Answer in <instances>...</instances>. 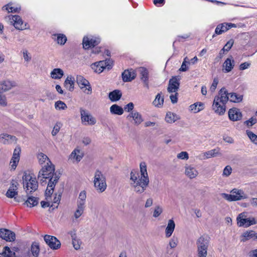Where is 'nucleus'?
<instances>
[{"mask_svg": "<svg viewBox=\"0 0 257 257\" xmlns=\"http://www.w3.org/2000/svg\"><path fill=\"white\" fill-rule=\"evenodd\" d=\"M103 62H105V67H107L108 69H109L111 68L112 65V61L110 59H106L105 60L103 61Z\"/></svg>", "mask_w": 257, "mask_h": 257, "instance_id": "338daca9", "label": "nucleus"}, {"mask_svg": "<svg viewBox=\"0 0 257 257\" xmlns=\"http://www.w3.org/2000/svg\"><path fill=\"white\" fill-rule=\"evenodd\" d=\"M23 188L27 195L36 191L38 187V183L36 178L33 177L29 174L25 173L22 177Z\"/></svg>", "mask_w": 257, "mask_h": 257, "instance_id": "20e7f679", "label": "nucleus"}, {"mask_svg": "<svg viewBox=\"0 0 257 257\" xmlns=\"http://www.w3.org/2000/svg\"><path fill=\"white\" fill-rule=\"evenodd\" d=\"M0 237L7 241H14L16 238L14 232L4 228L0 229Z\"/></svg>", "mask_w": 257, "mask_h": 257, "instance_id": "a211bd4d", "label": "nucleus"}, {"mask_svg": "<svg viewBox=\"0 0 257 257\" xmlns=\"http://www.w3.org/2000/svg\"><path fill=\"white\" fill-rule=\"evenodd\" d=\"M122 95L120 91L115 90L109 93L108 97L111 101L114 102L120 99Z\"/></svg>", "mask_w": 257, "mask_h": 257, "instance_id": "473e14b6", "label": "nucleus"}, {"mask_svg": "<svg viewBox=\"0 0 257 257\" xmlns=\"http://www.w3.org/2000/svg\"><path fill=\"white\" fill-rule=\"evenodd\" d=\"M255 240L257 239V233L253 230L246 231L241 235V241L245 242L249 239Z\"/></svg>", "mask_w": 257, "mask_h": 257, "instance_id": "b1692460", "label": "nucleus"}, {"mask_svg": "<svg viewBox=\"0 0 257 257\" xmlns=\"http://www.w3.org/2000/svg\"><path fill=\"white\" fill-rule=\"evenodd\" d=\"M180 119V117L176 114L168 112L165 117V120L168 123H172Z\"/></svg>", "mask_w": 257, "mask_h": 257, "instance_id": "72a5a7b5", "label": "nucleus"}, {"mask_svg": "<svg viewBox=\"0 0 257 257\" xmlns=\"http://www.w3.org/2000/svg\"><path fill=\"white\" fill-rule=\"evenodd\" d=\"M127 118L130 117L132 118L134 120L135 124L138 125L141 124L143 121V119L142 118V115L137 111H132L127 117Z\"/></svg>", "mask_w": 257, "mask_h": 257, "instance_id": "bb28decb", "label": "nucleus"}, {"mask_svg": "<svg viewBox=\"0 0 257 257\" xmlns=\"http://www.w3.org/2000/svg\"><path fill=\"white\" fill-rule=\"evenodd\" d=\"M81 123L85 125H93L96 123V118L86 109L80 108Z\"/></svg>", "mask_w": 257, "mask_h": 257, "instance_id": "1a4fd4ad", "label": "nucleus"}, {"mask_svg": "<svg viewBox=\"0 0 257 257\" xmlns=\"http://www.w3.org/2000/svg\"><path fill=\"white\" fill-rule=\"evenodd\" d=\"M236 220L237 225L239 227H247L257 223V221L254 217L247 218L245 212L240 213L237 217Z\"/></svg>", "mask_w": 257, "mask_h": 257, "instance_id": "6e6552de", "label": "nucleus"}, {"mask_svg": "<svg viewBox=\"0 0 257 257\" xmlns=\"http://www.w3.org/2000/svg\"><path fill=\"white\" fill-rule=\"evenodd\" d=\"M249 257H257V249L250 250L248 252Z\"/></svg>", "mask_w": 257, "mask_h": 257, "instance_id": "774afa93", "label": "nucleus"}, {"mask_svg": "<svg viewBox=\"0 0 257 257\" xmlns=\"http://www.w3.org/2000/svg\"><path fill=\"white\" fill-rule=\"evenodd\" d=\"M209 237L202 235L196 240L197 255L198 257H206L209 244Z\"/></svg>", "mask_w": 257, "mask_h": 257, "instance_id": "423d86ee", "label": "nucleus"}, {"mask_svg": "<svg viewBox=\"0 0 257 257\" xmlns=\"http://www.w3.org/2000/svg\"><path fill=\"white\" fill-rule=\"evenodd\" d=\"M2 254L4 257H14L15 253L12 251L9 247L5 246L4 248Z\"/></svg>", "mask_w": 257, "mask_h": 257, "instance_id": "de8ad7c7", "label": "nucleus"}, {"mask_svg": "<svg viewBox=\"0 0 257 257\" xmlns=\"http://www.w3.org/2000/svg\"><path fill=\"white\" fill-rule=\"evenodd\" d=\"M2 9L3 10L7 11L8 13H16L20 10V8L13 7L11 3L5 5Z\"/></svg>", "mask_w": 257, "mask_h": 257, "instance_id": "79ce46f5", "label": "nucleus"}, {"mask_svg": "<svg viewBox=\"0 0 257 257\" xmlns=\"http://www.w3.org/2000/svg\"><path fill=\"white\" fill-rule=\"evenodd\" d=\"M230 194L222 193L221 196L228 201L241 200L247 198V195L241 189L234 188L230 191Z\"/></svg>", "mask_w": 257, "mask_h": 257, "instance_id": "0eeeda50", "label": "nucleus"}, {"mask_svg": "<svg viewBox=\"0 0 257 257\" xmlns=\"http://www.w3.org/2000/svg\"><path fill=\"white\" fill-rule=\"evenodd\" d=\"M177 158L182 160H188L189 158L188 154L186 152H181L177 155Z\"/></svg>", "mask_w": 257, "mask_h": 257, "instance_id": "052dcab7", "label": "nucleus"}, {"mask_svg": "<svg viewBox=\"0 0 257 257\" xmlns=\"http://www.w3.org/2000/svg\"><path fill=\"white\" fill-rule=\"evenodd\" d=\"M121 75L123 82H130L136 78V73L133 69L125 70Z\"/></svg>", "mask_w": 257, "mask_h": 257, "instance_id": "5701e85b", "label": "nucleus"}, {"mask_svg": "<svg viewBox=\"0 0 257 257\" xmlns=\"http://www.w3.org/2000/svg\"><path fill=\"white\" fill-rule=\"evenodd\" d=\"M72 244L76 250H78L80 248L81 241L79 239L76 238L72 240Z\"/></svg>", "mask_w": 257, "mask_h": 257, "instance_id": "13d9d810", "label": "nucleus"}, {"mask_svg": "<svg viewBox=\"0 0 257 257\" xmlns=\"http://www.w3.org/2000/svg\"><path fill=\"white\" fill-rule=\"evenodd\" d=\"M164 102V98L161 95V93H159L156 95L155 100L153 101V104L158 107H161Z\"/></svg>", "mask_w": 257, "mask_h": 257, "instance_id": "ea45409f", "label": "nucleus"}, {"mask_svg": "<svg viewBox=\"0 0 257 257\" xmlns=\"http://www.w3.org/2000/svg\"><path fill=\"white\" fill-rule=\"evenodd\" d=\"M62 126V124L60 122H57L54 125L53 129L52 131V135L53 136H56L59 132L60 128Z\"/></svg>", "mask_w": 257, "mask_h": 257, "instance_id": "603ef678", "label": "nucleus"}, {"mask_svg": "<svg viewBox=\"0 0 257 257\" xmlns=\"http://www.w3.org/2000/svg\"><path fill=\"white\" fill-rule=\"evenodd\" d=\"M110 112L112 114L120 115L123 114L124 110L121 106L115 104L110 106Z\"/></svg>", "mask_w": 257, "mask_h": 257, "instance_id": "2f4dec72", "label": "nucleus"}, {"mask_svg": "<svg viewBox=\"0 0 257 257\" xmlns=\"http://www.w3.org/2000/svg\"><path fill=\"white\" fill-rule=\"evenodd\" d=\"M86 198V192L85 191H81L79 193L78 198L77 200V204L85 206Z\"/></svg>", "mask_w": 257, "mask_h": 257, "instance_id": "58836bf2", "label": "nucleus"}, {"mask_svg": "<svg viewBox=\"0 0 257 257\" xmlns=\"http://www.w3.org/2000/svg\"><path fill=\"white\" fill-rule=\"evenodd\" d=\"M232 171V168L230 166H226L223 170L222 176L224 177H227L230 175Z\"/></svg>", "mask_w": 257, "mask_h": 257, "instance_id": "864d4df0", "label": "nucleus"}, {"mask_svg": "<svg viewBox=\"0 0 257 257\" xmlns=\"http://www.w3.org/2000/svg\"><path fill=\"white\" fill-rule=\"evenodd\" d=\"M17 140V138L14 136L10 135L6 133H3L0 135V142L4 145L16 144Z\"/></svg>", "mask_w": 257, "mask_h": 257, "instance_id": "f3484780", "label": "nucleus"}, {"mask_svg": "<svg viewBox=\"0 0 257 257\" xmlns=\"http://www.w3.org/2000/svg\"><path fill=\"white\" fill-rule=\"evenodd\" d=\"M229 97L230 101L238 103L242 101L243 96L236 93H229Z\"/></svg>", "mask_w": 257, "mask_h": 257, "instance_id": "c9c22d12", "label": "nucleus"}, {"mask_svg": "<svg viewBox=\"0 0 257 257\" xmlns=\"http://www.w3.org/2000/svg\"><path fill=\"white\" fill-rule=\"evenodd\" d=\"M3 92L0 90V105L5 106L7 105V101L5 95L3 94Z\"/></svg>", "mask_w": 257, "mask_h": 257, "instance_id": "bf43d9fd", "label": "nucleus"}, {"mask_svg": "<svg viewBox=\"0 0 257 257\" xmlns=\"http://www.w3.org/2000/svg\"><path fill=\"white\" fill-rule=\"evenodd\" d=\"M218 81L217 78H214L213 81V83L211 85V86L210 87V91L211 92H214L217 87V85L218 84Z\"/></svg>", "mask_w": 257, "mask_h": 257, "instance_id": "e2e57ef3", "label": "nucleus"}, {"mask_svg": "<svg viewBox=\"0 0 257 257\" xmlns=\"http://www.w3.org/2000/svg\"><path fill=\"white\" fill-rule=\"evenodd\" d=\"M91 68L94 70L95 72L100 73L105 68V62L100 61L99 62L93 63L91 65Z\"/></svg>", "mask_w": 257, "mask_h": 257, "instance_id": "c85d7f7f", "label": "nucleus"}, {"mask_svg": "<svg viewBox=\"0 0 257 257\" xmlns=\"http://www.w3.org/2000/svg\"><path fill=\"white\" fill-rule=\"evenodd\" d=\"M178 243V239L177 237H173L169 241V245L171 248H175Z\"/></svg>", "mask_w": 257, "mask_h": 257, "instance_id": "6e6d98bb", "label": "nucleus"}, {"mask_svg": "<svg viewBox=\"0 0 257 257\" xmlns=\"http://www.w3.org/2000/svg\"><path fill=\"white\" fill-rule=\"evenodd\" d=\"M63 75L64 72L60 68H55L51 72V77L55 79H60Z\"/></svg>", "mask_w": 257, "mask_h": 257, "instance_id": "f704fd0d", "label": "nucleus"}, {"mask_svg": "<svg viewBox=\"0 0 257 257\" xmlns=\"http://www.w3.org/2000/svg\"><path fill=\"white\" fill-rule=\"evenodd\" d=\"M74 78L72 76H68L64 82V86L70 91H72L74 88Z\"/></svg>", "mask_w": 257, "mask_h": 257, "instance_id": "c756f323", "label": "nucleus"}, {"mask_svg": "<svg viewBox=\"0 0 257 257\" xmlns=\"http://www.w3.org/2000/svg\"><path fill=\"white\" fill-rule=\"evenodd\" d=\"M256 122V119L253 117L250 118L248 120H246L244 123L248 126H251Z\"/></svg>", "mask_w": 257, "mask_h": 257, "instance_id": "680f3d73", "label": "nucleus"}, {"mask_svg": "<svg viewBox=\"0 0 257 257\" xmlns=\"http://www.w3.org/2000/svg\"><path fill=\"white\" fill-rule=\"evenodd\" d=\"M203 103L202 102H197L190 106V109L194 113H197L203 109Z\"/></svg>", "mask_w": 257, "mask_h": 257, "instance_id": "a19ab883", "label": "nucleus"}, {"mask_svg": "<svg viewBox=\"0 0 257 257\" xmlns=\"http://www.w3.org/2000/svg\"><path fill=\"white\" fill-rule=\"evenodd\" d=\"M229 98L227 90L224 88H221L219 95L215 97L212 105V108L216 113L222 115L225 113V103L229 99Z\"/></svg>", "mask_w": 257, "mask_h": 257, "instance_id": "7ed1b4c3", "label": "nucleus"}, {"mask_svg": "<svg viewBox=\"0 0 257 257\" xmlns=\"http://www.w3.org/2000/svg\"><path fill=\"white\" fill-rule=\"evenodd\" d=\"M100 42V39L98 38L84 37L83 39V47L85 49H88L97 45Z\"/></svg>", "mask_w": 257, "mask_h": 257, "instance_id": "4468645a", "label": "nucleus"}, {"mask_svg": "<svg viewBox=\"0 0 257 257\" xmlns=\"http://www.w3.org/2000/svg\"><path fill=\"white\" fill-rule=\"evenodd\" d=\"M138 71L140 74V79L144 82V85L147 88H149V71L145 67H140L138 69Z\"/></svg>", "mask_w": 257, "mask_h": 257, "instance_id": "4be33fe9", "label": "nucleus"}, {"mask_svg": "<svg viewBox=\"0 0 257 257\" xmlns=\"http://www.w3.org/2000/svg\"><path fill=\"white\" fill-rule=\"evenodd\" d=\"M19 186V184L17 180H12L10 183V186L6 194V196L8 198H14L15 199L18 194V189Z\"/></svg>", "mask_w": 257, "mask_h": 257, "instance_id": "9b49d317", "label": "nucleus"}, {"mask_svg": "<svg viewBox=\"0 0 257 257\" xmlns=\"http://www.w3.org/2000/svg\"><path fill=\"white\" fill-rule=\"evenodd\" d=\"M234 66V61L231 56L227 58L223 64V67L224 68V72L228 73L230 72Z\"/></svg>", "mask_w": 257, "mask_h": 257, "instance_id": "a878e982", "label": "nucleus"}, {"mask_svg": "<svg viewBox=\"0 0 257 257\" xmlns=\"http://www.w3.org/2000/svg\"><path fill=\"white\" fill-rule=\"evenodd\" d=\"M38 203V199L35 197H29L25 202L28 207H32L37 205Z\"/></svg>", "mask_w": 257, "mask_h": 257, "instance_id": "4c0bfd02", "label": "nucleus"}, {"mask_svg": "<svg viewBox=\"0 0 257 257\" xmlns=\"http://www.w3.org/2000/svg\"><path fill=\"white\" fill-rule=\"evenodd\" d=\"M228 117L230 120L235 121L241 119L242 113L238 108L233 107L230 108L228 112Z\"/></svg>", "mask_w": 257, "mask_h": 257, "instance_id": "6ab92c4d", "label": "nucleus"}, {"mask_svg": "<svg viewBox=\"0 0 257 257\" xmlns=\"http://www.w3.org/2000/svg\"><path fill=\"white\" fill-rule=\"evenodd\" d=\"M44 239L46 244L53 249H57L61 246L60 242L57 238L53 236L45 235Z\"/></svg>", "mask_w": 257, "mask_h": 257, "instance_id": "f8f14e48", "label": "nucleus"}, {"mask_svg": "<svg viewBox=\"0 0 257 257\" xmlns=\"http://www.w3.org/2000/svg\"><path fill=\"white\" fill-rule=\"evenodd\" d=\"M85 206L77 204V209L74 213V217L75 219H78L83 214Z\"/></svg>", "mask_w": 257, "mask_h": 257, "instance_id": "c03bdc74", "label": "nucleus"}, {"mask_svg": "<svg viewBox=\"0 0 257 257\" xmlns=\"http://www.w3.org/2000/svg\"><path fill=\"white\" fill-rule=\"evenodd\" d=\"M42 177L43 179H48L49 182L46 190V198L52 195L54 192V189L59 179V175L55 172L54 165L50 163L47 165H44L39 171L38 178Z\"/></svg>", "mask_w": 257, "mask_h": 257, "instance_id": "f03ea898", "label": "nucleus"}, {"mask_svg": "<svg viewBox=\"0 0 257 257\" xmlns=\"http://www.w3.org/2000/svg\"><path fill=\"white\" fill-rule=\"evenodd\" d=\"M85 206L77 204V209L74 213V217L75 219H78L83 214Z\"/></svg>", "mask_w": 257, "mask_h": 257, "instance_id": "37998d69", "label": "nucleus"}, {"mask_svg": "<svg viewBox=\"0 0 257 257\" xmlns=\"http://www.w3.org/2000/svg\"><path fill=\"white\" fill-rule=\"evenodd\" d=\"M234 43V41L232 39L229 40L227 43L225 45L223 48L221 49V51H228L233 46Z\"/></svg>", "mask_w": 257, "mask_h": 257, "instance_id": "5fc2aeb1", "label": "nucleus"}, {"mask_svg": "<svg viewBox=\"0 0 257 257\" xmlns=\"http://www.w3.org/2000/svg\"><path fill=\"white\" fill-rule=\"evenodd\" d=\"M141 178L139 173L135 170L130 173V184L137 193L142 194L146 189L149 184V178L147 171V165L145 162L140 164Z\"/></svg>", "mask_w": 257, "mask_h": 257, "instance_id": "f257e3e1", "label": "nucleus"}, {"mask_svg": "<svg viewBox=\"0 0 257 257\" xmlns=\"http://www.w3.org/2000/svg\"><path fill=\"white\" fill-rule=\"evenodd\" d=\"M70 158L75 159L76 161L79 162L82 158V154L79 150L75 149L71 154Z\"/></svg>", "mask_w": 257, "mask_h": 257, "instance_id": "49530a36", "label": "nucleus"}, {"mask_svg": "<svg viewBox=\"0 0 257 257\" xmlns=\"http://www.w3.org/2000/svg\"><path fill=\"white\" fill-rule=\"evenodd\" d=\"M17 86V83L14 81L9 79L0 82V90L2 92H6Z\"/></svg>", "mask_w": 257, "mask_h": 257, "instance_id": "aec40b11", "label": "nucleus"}, {"mask_svg": "<svg viewBox=\"0 0 257 257\" xmlns=\"http://www.w3.org/2000/svg\"><path fill=\"white\" fill-rule=\"evenodd\" d=\"M216 150L213 149L204 153V159H208L216 156Z\"/></svg>", "mask_w": 257, "mask_h": 257, "instance_id": "4d7b16f0", "label": "nucleus"}, {"mask_svg": "<svg viewBox=\"0 0 257 257\" xmlns=\"http://www.w3.org/2000/svg\"><path fill=\"white\" fill-rule=\"evenodd\" d=\"M55 108L57 110H65L67 108V106L64 102L58 100L55 103Z\"/></svg>", "mask_w": 257, "mask_h": 257, "instance_id": "09e8293b", "label": "nucleus"}, {"mask_svg": "<svg viewBox=\"0 0 257 257\" xmlns=\"http://www.w3.org/2000/svg\"><path fill=\"white\" fill-rule=\"evenodd\" d=\"M53 39L57 41L58 44L63 45L66 42L67 38L66 36L63 34H56L53 35Z\"/></svg>", "mask_w": 257, "mask_h": 257, "instance_id": "7c9ffc66", "label": "nucleus"}, {"mask_svg": "<svg viewBox=\"0 0 257 257\" xmlns=\"http://www.w3.org/2000/svg\"><path fill=\"white\" fill-rule=\"evenodd\" d=\"M10 20H12L11 23H13V25L16 29L20 30L26 29V25H24L21 18L18 15H10L9 16Z\"/></svg>", "mask_w": 257, "mask_h": 257, "instance_id": "dca6fc26", "label": "nucleus"}, {"mask_svg": "<svg viewBox=\"0 0 257 257\" xmlns=\"http://www.w3.org/2000/svg\"><path fill=\"white\" fill-rule=\"evenodd\" d=\"M179 86V79L176 76L173 77L169 81L167 90L169 93L177 92Z\"/></svg>", "mask_w": 257, "mask_h": 257, "instance_id": "2eb2a0df", "label": "nucleus"}, {"mask_svg": "<svg viewBox=\"0 0 257 257\" xmlns=\"http://www.w3.org/2000/svg\"><path fill=\"white\" fill-rule=\"evenodd\" d=\"M236 26L232 23H223L217 25L216 27L215 33V34L220 35L224 32H226L231 28H236Z\"/></svg>", "mask_w": 257, "mask_h": 257, "instance_id": "412c9836", "label": "nucleus"}, {"mask_svg": "<svg viewBox=\"0 0 257 257\" xmlns=\"http://www.w3.org/2000/svg\"><path fill=\"white\" fill-rule=\"evenodd\" d=\"M175 227V223L174 220L173 219H169L165 229V235L166 237L168 238L172 235Z\"/></svg>", "mask_w": 257, "mask_h": 257, "instance_id": "cd10ccee", "label": "nucleus"}, {"mask_svg": "<svg viewBox=\"0 0 257 257\" xmlns=\"http://www.w3.org/2000/svg\"><path fill=\"white\" fill-rule=\"evenodd\" d=\"M31 250L33 256L37 257L40 251L39 243L36 242H33L31 245Z\"/></svg>", "mask_w": 257, "mask_h": 257, "instance_id": "a18cd8bd", "label": "nucleus"}, {"mask_svg": "<svg viewBox=\"0 0 257 257\" xmlns=\"http://www.w3.org/2000/svg\"><path fill=\"white\" fill-rule=\"evenodd\" d=\"M38 159L40 164L42 165L46 163L45 165H47L51 163L49 158L44 154L40 153L38 155Z\"/></svg>", "mask_w": 257, "mask_h": 257, "instance_id": "e433bc0d", "label": "nucleus"}, {"mask_svg": "<svg viewBox=\"0 0 257 257\" xmlns=\"http://www.w3.org/2000/svg\"><path fill=\"white\" fill-rule=\"evenodd\" d=\"M246 133L250 140V141L254 143V144L257 145V136L253 133L252 132L247 130L246 131Z\"/></svg>", "mask_w": 257, "mask_h": 257, "instance_id": "8fccbe9b", "label": "nucleus"}, {"mask_svg": "<svg viewBox=\"0 0 257 257\" xmlns=\"http://www.w3.org/2000/svg\"><path fill=\"white\" fill-rule=\"evenodd\" d=\"M76 82L83 92L87 94H91L92 87L89 82L81 75H77Z\"/></svg>", "mask_w": 257, "mask_h": 257, "instance_id": "9d476101", "label": "nucleus"}, {"mask_svg": "<svg viewBox=\"0 0 257 257\" xmlns=\"http://www.w3.org/2000/svg\"><path fill=\"white\" fill-rule=\"evenodd\" d=\"M134 107V105L133 102H130L127 105H126L124 107V109L125 111L130 112L132 111Z\"/></svg>", "mask_w": 257, "mask_h": 257, "instance_id": "69168bd1", "label": "nucleus"}, {"mask_svg": "<svg viewBox=\"0 0 257 257\" xmlns=\"http://www.w3.org/2000/svg\"><path fill=\"white\" fill-rule=\"evenodd\" d=\"M185 174L189 178L192 179L198 176V172L194 167L191 166H186L185 167Z\"/></svg>", "mask_w": 257, "mask_h": 257, "instance_id": "393cba45", "label": "nucleus"}, {"mask_svg": "<svg viewBox=\"0 0 257 257\" xmlns=\"http://www.w3.org/2000/svg\"><path fill=\"white\" fill-rule=\"evenodd\" d=\"M94 187L98 193L103 192L107 188L105 175L99 170H96L93 177Z\"/></svg>", "mask_w": 257, "mask_h": 257, "instance_id": "39448f33", "label": "nucleus"}, {"mask_svg": "<svg viewBox=\"0 0 257 257\" xmlns=\"http://www.w3.org/2000/svg\"><path fill=\"white\" fill-rule=\"evenodd\" d=\"M250 66V63L249 62H244L241 63L239 67V69L240 70H244L246 69L249 68Z\"/></svg>", "mask_w": 257, "mask_h": 257, "instance_id": "0e129e2a", "label": "nucleus"}, {"mask_svg": "<svg viewBox=\"0 0 257 257\" xmlns=\"http://www.w3.org/2000/svg\"><path fill=\"white\" fill-rule=\"evenodd\" d=\"M21 151V150L20 147H16L14 151L13 157L10 163L11 170H15L18 165L20 161Z\"/></svg>", "mask_w": 257, "mask_h": 257, "instance_id": "ddd939ff", "label": "nucleus"}, {"mask_svg": "<svg viewBox=\"0 0 257 257\" xmlns=\"http://www.w3.org/2000/svg\"><path fill=\"white\" fill-rule=\"evenodd\" d=\"M163 208L160 206L157 205L155 207L154 211L153 212V217L157 218L159 216L161 213L163 212Z\"/></svg>", "mask_w": 257, "mask_h": 257, "instance_id": "3c124183", "label": "nucleus"}]
</instances>
